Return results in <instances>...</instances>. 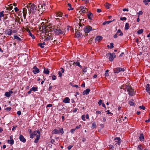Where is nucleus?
<instances>
[{
  "label": "nucleus",
  "instance_id": "obj_1",
  "mask_svg": "<svg viewBox=\"0 0 150 150\" xmlns=\"http://www.w3.org/2000/svg\"><path fill=\"white\" fill-rule=\"evenodd\" d=\"M53 30L56 35H59L62 34L64 33V31L62 29L59 27L53 28Z\"/></svg>",
  "mask_w": 150,
  "mask_h": 150
},
{
  "label": "nucleus",
  "instance_id": "obj_2",
  "mask_svg": "<svg viewBox=\"0 0 150 150\" xmlns=\"http://www.w3.org/2000/svg\"><path fill=\"white\" fill-rule=\"evenodd\" d=\"M126 88L127 91L128 92V94L129 96H132L135 94V91L131 87L128 86Z\"/></svg>",
  "mask_w": 150,
  "mask_h": 150
},
{
  "label": "nucleus",
  "instance_id": "obj_3",
  "mask_svg": "<svg viewBox=\"0 0 150 150\" xmlns=\"http://www.w3.org/2000/svg\"><path fill=\"white\" fill-rule=\"evenodd\" d=\"M45 34L46 35L47 38L45 39V41H47L51 39L52 40H53V38H52V34L51 32L49 31L46 32V33H45Z\"/></svg>",
  "mask_w": 150,
  "mask_h": 150
},
{
  "label": "nucleus",
  "instance_id": "obj_4",
  "mask_svg": "<svg viewBox=\"0 0 150 150\" xmlns=\"http://www.w3.org/2000/svg\"><path fill=\"white\" fill-rule=\"evenodd\" d=\"M107 57H109V60L110 61H112L114 58L116 57V55L114 53H109L106 54Z\"/></svg>",
  "mask_w": 150,
  "mask_h": 150
},
{
  "label": "nucleus",
  "instance_id": "obj_5",
  "mask_svg": "<svg viewBox=\"0 0 150 150\" xmlns=\"http://www.w3.org/2000/svg\"><path fill=\"white\" fill-rule=\"evenodd\" d=\"M38 135H40V132L39 130L34 131L32 134H30V138L32 139L34 137V136H36L37 137V136Z\"/></svg>",
  "mask_w": 150,
  "mask_h": 150
},
{
  "label": "nucleus",
  "instance_id": "obj_6",
  "mask_svg": "<svg viewBox=\"0 0 150 150\" xmlns=\"http://www.w3.org/2000/svg\"><path fill=\"white\" fill-rule=\"evenodd\" d=\"M114 72L115 73H118L121 71H125L124 68L118 67L114 69H113Z\"/></svg>",
  "mask_w": 150,
  "mask_h": 150
},
{
  "label": "nucleus",
  "instance_id": "obj_7",
  "mask_svg": "<svg viewBox=\"0 0 150 150\" xmlns=\"http://www.w3.org/2000/svg\"><path fill=\"white\" fill-rule=\"evenodd\" d=\"M92 29V27L90 26H86L83 28V30L85 33H89Z\"/></svg>",
  "mask_w": 150,
  "mask_h": 150
},
{
  "label": "nucleus",
  "instance_id": "obj_8",
  "mask_svg": "<svg viewBox=\"0 0 150 150\" xmlns=\"http://www.w3.org/2000/svg\"><path fill=\"white\" fill-rule=\"evenodd\" d=\"M30 5H31V7L30 9H29V11H30V12L31 11L32 12H35V11L36 10L37 8V7L35 5L31 3H30Z\"/></svg>",
  "mask_w": 150,
  "mask_h": 150
},
{
  "label": "nucleus",
  "instance_id": "obj_9",
  "mask_svg": "<svg viewBox=\"0 0 150 150\" xmlns=\"http://www.w3.org/2000/svg\"><path fill=\"white\" fill-rule=\"evenodd\" d=\"M115 145L117 146V145H119L121 143L120 139V138L116 137L115 139Z\"/></svg>",
  "mask_w": 150,
  "mask_h": 150
},
{
  "label": "nucleus",
  "instance_id": "obj_10",
  "mask_svg": "<svg viewBox=\"0 0 150 150\" xmlns=\"http://www.w3.org/2000/svg\"><path fill=\"white\" fill-rule=\"evenodd\" d=\"M33 72L35 74L39 73L40 72L39 69L36 66H34L33 68Z\"/></svg>",
  "mask_w": 150,
  "mask_h": 150
},
{
  "label": "nucleus",
  "instance_id": "obj_11",
  "mask_svg": "<svg viewBox=\"0 0 150 150\" xmlns=\"http://www.w3.org/2000/svg\"><path fill=\"white\" fill-rule=\"evenodd\" d=\"M12 31L10 29H8L5 31V34L6 35H11L12 33Z\"/></svg>",
  "mask_w": 150,
  "mask_h": 150
},
{
  "label": "nucleus",
  "instance_id": "obj_12",
  "mask_svg": "<svg viewBox=\"0 0 150 150\" xmlns=\"http://www.w3.org/2000/svg\"><path fill=\"white\" fill-rule=\"evenodd\" d=\"M70 99L68 97H65L64 98L63 101V102L65 103H69L70 102Z\"/></svg>",
  "mask_w": 150,
  "mask_h": 150
},
{
  "label": "nucleus",
  "instance_id": "obj_13",
  "mask_svg": "<svg viewBox=\"0 0 150 150\" xmlns=\"http://www.w3.org/2000/svg\"><path fill=\"white\" fill-rule=\"evenodd\" d=\"M19 138L21 141L23 142V143L25 142L26 140L22 135H20L19 136Z\"/></svg>",
  "mask_w": 150,
  "mask_h": 150
},
{
  "label": "nucleus",
  "instance_id": "obj_14",
  "mask_svg": "<svg viewBox=\"0 0 150 150\" xmlns=\"http://www.w3.org/2000/svg\"><path fill=\"white\" fill-rule=\"evenodd\" d=\"M13 93V92L12 91H10L8 92H6L5 93V96L7 97H9L10 96L11 94Z\"/></svg>",
  "mask_w": 150,
  "mask_h": 150
},
{
  "label": "nucleus",
  "instance_id": "obj_15",
  "mask_svg": "<svg viewBox=\"0 0 150 150\" xmlns=\"http://www.w3.org/2000/svg\"><path fill=\"white\" fill-rule=\"evenodd\" d=\"M27 9L26 8H23V16L24 19L25 18L26 16Z\"/></svg>",
  "mask_w": 150,
  "mask_h": 150
},
{
  "label": "nucleus",
  "instance_id": "obj_16",
  "mask_svg": "<svg viewBox=\"0 0 150 150\" xmlns=\"http://www.w3.org/2000/svg\"><path fill=\"white\" fill-rule=\"evenodd\" d=\"M90 91V90L89 89L87 88L83 92V95H88L89 94Z\"/></svg>",
  "mask_w": 150,
  "mask_h": 150
},
{
  "label": "nucleus",
  "instance_id": "obj_17",
  "mask_svg": "<svg viewBox=\"0 0 150 150\" xmlns=\"http://www.w3.org/2000/svg\"><path fill=\"white\" fill-rule=\"evenodd\" d=\"M146 90L148 93H150V86L149 84H147L146 85Z\"/></svg>",
  "mask_w": 150,
  "mask_h": 150
},
{
  "label": "nucleus",
  "instance_id": "obj_18",
  "mask_svg": "<svg viewBox=\"0 0 150 150\" xmlns=\"http://www.w3.org/2000/svg\"><path fill=\"white\" fill-rule=\"evenodd\" d=\"M139 139L140 141H144V138L143 134H141L139 137Z\"/></svg>",
  "mask_w": 150,
  "mask_h": 150
},
{
  "label": "nucleus",
  "instance_id": "obj_19",
  "mask_svg": "<svg viewBox=\"0 0 150 150\" xmlns=\"http://www.w3.org/2000/svg\"><path fill=\"white\" fill-rule=\"evenodd\" d=\"M80 11L83 13H85L86 12L85 10V9H86V8H84V7L82 6L80 7Z\"/></svg>",
  "mask_w": 150,
  "mask_h": 150
},
{
  "label": "nucleus",
  "instance_id": "obj_20",
  "mask_svg": "<svg viewBox=\"0 0 150 150\" xmlns=\"http://www.w3.org/2000/svg\"><path fill=\"white\" fill-rule=\"evenodd\" d=\"M49 69L47 68H44V70L43 72L44 74H48L50 72L49 71Z\"/></svg>",
  "mask_w": 150,
  "mask_h": 150
},
{
  "label": "nucleus",
  "instance_id": "obj_21",
  "mask_svg": "<svg viewBox=\"0 0 150 150\" xmlns=\"http://www.w3.org/2000/svg\"><path fill=\"white\" fill-rule=\"evenodd\" d=\"M52 134H56L59 133V130L57 129H54L52 131Z\"/></svg>",
  "mask_w": 150,
  "mask_h": 150
},
{
  "label": "nucleus",
  "instance_id": "obj_22",
  "mask_svg": "<svg viewBox=\"0 0 150 150\" xmlns=\"http://www.w3.org/2000/svg\"><path fill=\"white\" fill-rule=\"evenodd\" d=\"M87 16L89 19L91 20L93 16V14L92 13H90L88 14Z\"/></svg>",
  "mask_w": 150,
  "mask_h": 150
},
{
  "label": "nucleus",
  "instance_id": "obj_23",
  "mask_svg": "<svg viewBox=\"0 0 150 150\" xmlns=\"http://www.w3.org/2000/svg\"><path fill=\"white\" fill-rule=\"evenodd\" d=\"M102 37L100 36H98L97 37L96 39V41H101L102 39Z\"/></svg>",
  "mask_w": 150,
  "mask_h": 150
},
{
  "label": "nucleus",
  "instance_id": "obj_24",
  "mask_svg": "<svg viewBox=\"0 0 150 150\" xmlns=\"http://www.w3.org/2000/svg\"><path fill=\"white\" fill-rule=\"evenodd\" d=\"M40 135H38L37 136L35 140V142L36 143H37L38 142V140L40 138Z\"/></svg>",
  "mask_w": 150,
  "mask_h": 150
},
{
  "label": "nucleus",
  "instance_id": "obj_25",
  "mask_svg": "<svg viewBox=\"0 0 150 150\" xmlns=\"http://www.w3.org/2000/svg\"><path fill=\"white\" fill-rule=\"evenodd\" d=\"M116 33L117 34L120 33V34L119 35V36H122L123 35L122 32L121 31L120 29H119L117 30Z\"/></svg>",
  "mask_w": 150,
  "mask_h": 150
},
{
  "label": "nucleus",
  "instance_id": "obj_26",
  "mask_svg": "<svg viewBox=\"0 0 150 150\" xmlns=\"http://www.w3.org/2000/svg\"><path fill=\"white\" fill-rule=\"evenodd\" d=\"M129 103L131 106L134 105V100H130L129 101Z\"/></svg>",
  "mask_w": 150,
  "mask_h": 150
},
{
  "label": "nucleus",
  "instance_id": "obj_27",
  "mask_svg": "<svg viewBox=\"0 0 150 150\" xmlns=\"http://www.w3.org/2000/svg\"><path fill=\"white\" fill-rule=\"evenodd\" d=\"M8 143L11 144V145H12L14 143V141L12 139H11V140H8Z\"/></svg>",
  "mask_w": 150,
  "mask_h": 150
},
{
  "label": "nucleus",
  "instance_id": "obj_28",
  "mask_svg": "<svg viewBox=\"0 0 150 150\" xmlns=\"http://www.w3.org/2000/svg\"><path fill=\"white\" fill-rule=\"evenodd\" d=\"M30 89L31 90H32V91H33L34 92H35L38 91V88L37 87H33Z\"/></svg>",
  "mask_w": 150,
  "mask_h": 150
},
{
  "label": "nucleus",
  "instance_id": "obj_29",
  "mask_svg": "<svg viewBox=\"0 0 150 150\" xmlns=\"http://www.w3.org/2000/svg\"><path fill=\"white\" fill-rule=\"evenodd\" d=\"M28 34L29 36H30L32 38V39H34L35 38V36L32 34V33L30 31H29L28 32Z\"/></svg>",
  "mask_w": 150,
  "mask_h": 150
},
{
  "label": "nucleus",
  "instance_id": "obj_30",
  "mask_svg": "<svg viewBox=\"0 0 150 150\" xmlns=\"http://www.w3.org/2000/svg\"><path fill=\"white\" fill-rule=\"evenodd\" d=\"M14 38L15 39H16L18 41H20L21 39L19 37H18L17 35H14Z\"/></svg>",
  "mask_w": 150,
  "mask_h": 150
},
{
  "label": "nucleus",
  "instance_id": "obj_31",
  "mask_svg": "<svg viewBox=\"0 0 150 150\" xmlns=\"http://www.w3.org/2000/svg\"><path fill=\"white\" fill-rule=\"evenodd\" d=\"M129 24L128 23H126L125 27V29L126 30H127L129 29Z\"/></svg>",
  "mask_w": 150,
  "mask_h": 150
},
{
  "label": "nucleus",
  "instance_id": "obj_32",
  "mask_svg": "<svg viewBox=\"0 0 150 150\" xmlns=\"http://www.w3.org/2000/svg\"><path fill=\"white\" fill-rule=\"evenodd\" d=\"M112 21H105L103 23V25H105L106 24H109Z\"/></svg>",
  "mask_w": 150,
  "mask_h": 150
},
{
  "label": "nucleus",
  "instance_id": "obj_33",
  "mask_svg": "<svg viewBox=\"0 0 150 150\" xmlns=\"http://www.w3.org/2000/svg\"><path fill=\"white\" fill-rule=\"evenodd\" d=\"M74 63L75 64V65L76 66H77L78 67H79L80 68H81L82 67L80 65V63L79 62H74Z\"/></svg>",
  "mask_w": 150,
  "mask_h": 150
},
{
  "label": "nucleus",
  "instance_id": "obj_34",
  "mask_svg": "<svg viewBox=\"0 0 150 150\" xmlns=\"http://www.w3.org/2000/svg\"><path fill=\"white\" fill-rule=\"evenodd\" d=\"M143 2L146 5H147L148 3L150 2V0H143Z\"/></svg>",
  "mask_w": 150,
  "mask_h": 150
},
{
  "label": "nucleus",
  "instance_id": "obj_35",
  "mask_svg": "<svg viewBox=\"0 0 150 150\" xmlns=\"http://www.w3.org/2000/svg\"><path fill=\"white\" fill-rule=\"evenodd\" d=\"M144 30L142 29H141L139 30L137 32V33L138 34H139L142 33L143 32Z\"/></svg>",
  "mask_w": 150,
  "mask_h": 150
},
{
  "label": "nucleus",
  "instance_id": "obj_36",
  "mask_svg": "<svg viewBox=\"0 0 150 150\" xmlns=\"http://www.w3.org/2000/svg\"><path fill=\"white\" fill-rule=\"evenodd\" d=\"M68 6L70 8H68V10H73V8H71V4H69V3H68Z\"/></svg>",
  "mask_w": 150,
  "mask_h": 150
},
{
  "label": "nucleus",
  "instance_id": "obj_37",
  "mask_svg": "<svg viewBox=\"0 0 150 150\" xmlns=\"http://www.w3.org/2000/svg\"><path fill=\"white\" fill-rule=\"evenodd\" d=\"M45 5H41V6H38V7L40 9H43L44 8L45 9Z\"/></svg>",
  "mask_w": 150,
  "mask_h": 150
},
{
  "label": "nucleus",
  "instance_id": "obj_38",
  "mask_svg": "<svg viewBox=\"0 0 150 150\" xmlns=\"http://www.w3.org/2000/svg\"><path fill=\"white\" fill-rule=\"evenodd\" d=\"M4 11H3L0 12V17L1 18L2 17L4 16Z\"/></svg>",
  "mask_w": 150,
  "mask_h": 150
},
{
  "label": "nucleus",
  "instance_id": "obj_39",
  "mask_svg": "<svg viewBox=\"0 0 150 150\" xmlns=\"http://www.w3.org/2000/svg\"><path fill=\"white\" fill-rule=\"evenodd\" d=\"M57 17L59 16L61 17L62 16V13L59 12L57 14Z\"/></svg>",
  "mask_w": 150,
  "mask_h": 150
},
{
  "label": "nucleus",
  "instance_id": "obj_40",
  "mask_svg": "<svg viewBox=\"0 0 150 150\" xmlns=\"http://www.w3.org/2000/svg\"><path fill=\"white\" fill-rule=\"evenodd\" d=\"M59 133H61L62 134H63L64 133L63 129V128H61V129H59Z\"/></svg>",
  "mask_w": 150,
  "mask_h": 150
},
{
  "label": "nucleus",
  "instance_id": "obj_41",
  "mask_svg": "<svg viewBox=\"0 0 150 150\" xmlns=\"http://www.w3.org/2000/svg\"><path fill=\"white\" fill-rule=\"evenodd\" d=\"M38 45L41 48H43L44 47V46L43 45L42 43H40L38 44Z\"/></svg>",
  "mask_w": 150,
  "mask_h": 150
},
{
  "label": "nucleus",
  "instance_id": "obj_42",
  "mask_svg": "<svg viewBox=\"0 0 150 150\" xmlns=\"http://www.w3.org/2000/svg\"><path fill=\"white\" fill-rule=\"evenodd\" d=\"M110 49H112L113 47H114L113 44V43H112V42L110 44Z\"/></svg>",
  "mask_w": 150,
  "mask_h": 150
},
{
  "label": "nucleus",
  "instance_id": "obj_43",
  "mask_svg": "<svg viewBox=\"0 0 150 150\" xmlns=\"http://www.w3.org/2000/svg\"><path fill=\"white\" fill-rule=\"evenodd\" d=\"M81 119L83 121H85L86 120L85 119V115H82Z\"/></svg>",
  "mask_w": 150,
  "mask_h": 150
},
{
  "label": "nucleus",
  "instance_id": "obj_44",
  "mask_svg": "<svg viewBox=\"0 0 150 150\" xmlns=\"http://www.w3.org/2000/svg\"><path fill=\"white\" fill-rule=\"evenodd\" d=\"M137 150H142V148L141 146L140 145L138 146L137 147Z\"/></svg>",
  "mask_w": 150,
  "mask_h": 150
},
{
  "label": "nucleus",
  "instance_id": "obj_45",
  "mask_svg": "<svg viewBox=\"0 0 150 150\" xmlns=\"http://www.w3.org/2000/svg\"><path fill=\"white\" fill-rule=\"evenodd\" d=\"M102 100H100L98 103L99 105H100L102 104Z\"/></svg>",
  "mask_w": 150,
  "mask_h": 150
},
{
  "label": "nucleus",
  "instance_id": "obj_46",
  "mask_svg": "<svg viewBox=\"0 0 150 150\" xmlns=\"http://www.w3.org/2000/svg\"><path fill=\"white\" fill-rule=\"evenodd\" d=\"M120 20L121 21L126 20L127 19L125 17H121L120 18Z\"/></svg>",
  "mask_w": 150,
  "mask_h": 150
},
{
  "label": "nucleus",
  "instance_id": "obj_47",
  "mask_svg": "<svg viewBox=\"0 0 150 150\" xmlns=\"http://www.w3.org/2000/svg\"><path fill=\"white\" fill-rule=\"evenodd\" d=\"M76 35L77 37H80V34L79 33V32H76Z\"/></svg>",
  "mask_w": 150,
  "mask_h": 150
},
{
  "label": "nucleus",
  "instance_id": "obj_48",
  "mask_svg": "<svg viewBox=\"0 0 150 150\" xmlns=\"http://www.w3.org/2000/svg\"><path fill=\"white\" fill-rule=\"evenodd\" d=\"M56 78L55 76L54 75H53L52 76V79L54 80L56 79Z\"/></svg>",
  "mask_w": 150,
  "mask_h": 150
},
{
  "label": "nucleus",
  "instance_id": "obj_49",
  "mask_svg": "<svg viewBox=\"0 0 150 150\" xmlns=\"http://www.w3.org/2000/svg\"><path fill=\"white\" fill-rule=\"evenodd\" d=\"M139 108H140L142 109L143 110H144L145 109V107L143 105L139 106Z\"/></svg>",
  "mask_w": 150,
  "mask_h": 150
},
{
  "label": "nucleus",
  "instance_id": "obj_50",
  "mask_svg": "<svg viewBox=\"0 0 150 150\" xmlns=\"http://www.w3.org/2000/svg\"><path fill=\"white\" fill-rule=\"evenodd\" d=\"M105 6L107 8V9H108L109 8V4L108 3H106L105 5Z\"/></svg>",
  "mask_w": 150,
  "mask_h": 150
},
{
  "label": "nucleus",
  "instance_id": "obj_51",
  "mask_svg": "<svg viewBox=\"0 0 150 150\" xmlns=\"http://www.w3.org/2000/svg\"><path fill=\"white\" fill-rule=\"evenodd\" d=\"M62 73L61 72V71H59L58 72V74L60 77H62Z\"/></svg>",
  "mask_w": 150,
  "mask_h": 150
},
{
  "label": "nucleus",
  "instance_id": "obj_52",
  "mask_svg": "<svg viewBox=\"0 0 150 150\" xmlns=\"http://www.w3.org/2000/svg\"><path fill=\"white\" fill-rule=\"evenodd\" d=\"M106 112H107V114H111V115H113V114L111 113L110 112L109 110H108L107 111H106Z\"/></svg>",
  "mask_w": 150,
  "mask_h": 150
},
{
  "label": "nucleus",
  "instance_id": "obj_53",
  "mask_svg": "<svg viewBox=\"0 0 150 150\" xmlns=\"http://www.w3.org/2000/svg\"><path fill=\"white\" fill-rule=\"evenodd\" d=\"M137 14L139 15H142L143 14V12L142 11H139L138 12Z\"/></svg>",
  "mask_w": 150,
  "mask_h": 150
},
{
  "label": "nucleus",
  "instance_id": "obj_54",
  "mask_svg": "<svg viewBox=\"0 0 150 150\" xmlns=\"http://www.w3.org/2000/svg\"><path fill=\"white\" fill-rule=\"evenodd\" d=\"M52 106V105L51 104H49L47 105V107H51Z\"/></svg>",
  "mask_w": 150,
  "mask_h": 150
},
{
  "label": "nucleus",
  "instance_id": "obj_55",
  "mask_svg": "<svg viewBox=\"0 0 150 150\" xmlns=\"http://www.w3.org/2000/svg\"><path fill=\"white\" fill-rule=\"evenodd\" d=\"M96 124H95V123H93L92 124V127H93V128L95 127H96Z\"/></svg>",
  "mask_w": 150,
  "mask_h": 150
},
{
  "label": "nucleus",
  "instance_id": "obj_56",
  "mask_svg": "<svg viewBox=\"0 0 150 150\" xmlns=\"http://www.w3.org/2000/svg\"><path fill=\"white\" fill-rule=\"evenodd\" d=\"M31 5H30V3L29 4V5H27L26 6V7L29 9H30V7H31Z\"/></svg>",
  "mask_w": 150,
  "mask_h": 150
},
{
  "label": "nucleus",
  "instance_id": "obj_57",
  "mask_svg": "<svg viewBox=\"0 0 150 150\" xmlns=\"http://www.w3.org/2000/svg\"><path fill=\"white\" fill-rule=\"evenodd\" d=\"M74 131L75 129H71L70 131V132L72 134H73Z\"/></svg>",
  "mask_w": 150,
  "mask_h": 150
},
{
  "label": "nucleus",
  "instance_id": "obj_58",
  "mask_svg": "<svg viewBox=\"0 0 150 150\" xmlns=\"http://www.w3.org/2000/svg\"><path fill=\"white\" fill-rule=\"evenodd\" d=\"M72 147H73L72 146H69L67 147L68 149V150H70L72 148Z\"/></svg>",
  "mask_w": 150,
  "mask_h": 150
},
{
  "label": "nucleus",
  "instance_id": "obj_59",
  "mask_svg": "<svg viewBox=\"0 0 150 150\" xmlns=\"http://www.w3.org/2000/svg\"><path fill=\"white\" fill-rule=\"evenodd\" d=\"M81 87H84L85 86V83L84 82H83L81 85Z\"/></svg>",
  "mask_w": 150,
  "mask_h": 150
},
{
  "label": "nucleus",
  "instance_id": "obj_60",
  "mask_svg": "<svg viewBox=\"0 0 150 150\" xmlns=\"http://www.w3.org/2000/svg\"><path fill=\"white\" fill-rule=\"evenodd\" d=\"M122 11H129V10L128 9H127V8H124L122 9Z\"/></svg>",
  "mask_w": 150,
  "mask_h": 150
},
{
  "label": "nucleus",
  "instance_id": "obj_61",
  "mask_svg": "<svg viewBox=\"0 0 150 150\" xmlns=\"http://www.w3.org/2000/svg\"><path fill=\"white\" fill-rule=\"evenodd\" d=\"M14 9L16 12L18 11H19L18 9V8L17 7H16L14 8Z\"/></svg>",
  "mask_w": 150,
  "mask_h": 150
},
{
  "label": "nucleus",
  "instance_id": "obj_62",
  "mask_svg": "<svg viewBox=\"0 0 150 150\" xmlns=\"http://www.w3.org/2000/svg\"><path fill=\"white\" fill-rule=\"evenodd\" d=\"M17 114L18 115H20L21 114V112L20 111H18L17 112Z\"/></svg>",
  "mask_w": 150,
  "mask_h": 150
},
{
  "label": "nucleus",
  "instance_id": "obj_63",
  "mask_svg": "<svg viewBox=\"0 0 150 150\" xmlns=\"http://www.w3.org/2000/svg\"><path fill=\"white\" fill-rule=\"evenodd\" d=\"M83 72H84V73H85L87 72V68H84L83 69Z\"/></svg>",
  "mask_w": 150,
  "mask_h": 150
},
{
  "label": "nucleus",
  "instance_id": "obj_64",
  "mask_svg": "<svg viewBox=\"0 0 150 150\" xmlns=\"http://www.w3.org/2000/svg\"><path fill=\"white\" fill-rule=\"evenodd\" d=\"M81 125H79V126H76V129H79L80 128Z\"/></svg>",
  "mask_w": 150,
  "mask_h": 150
}]
</instances>
